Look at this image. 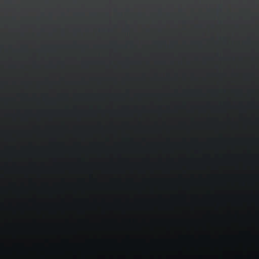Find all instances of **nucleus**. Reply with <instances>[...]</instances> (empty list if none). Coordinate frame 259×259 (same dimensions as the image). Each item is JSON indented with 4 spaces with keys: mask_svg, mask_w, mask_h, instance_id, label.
<instances>
[{
    "mask_svg": "<svg viewBox=\"0 0 259 259\" xmlns=\"http://www.w3.org/2000/svg\"><path fill=\"white\" fill-rule=\"evenodd\" d=\"M88 243H98L108 244H117V241L115 239H90L87 240Z\"/></svg>",
    "mask_w": 259,
    "mask_h": 259,
    "instance_id": "obj_1",
    "label": "nucleus"
},
{
    "mask_svg": "<svg viewBox=\"0 0 259 259\" xmlns=\"http://www.w3.org/2000/svg\"><path fill=\"white\" fill-rule=\"evenodd\" d=\"M122 243L123 244H127L131 243H138L141 244H144L145 243V240L143 239H133L129 236H126V237L122 239Z\"/></svg>",
    "mask_w": 259,
    "mask_h": 259,
    "instance_id": "obj_2",
    "label": "nucleus"
},
{
    "mask_svg": "<svg viewBox=\"0 0 259 259\" xmlns=\"http://www.w3.org/2000/svg\"><path fill=\"white\" fill-rule=\"evenodd\" d=\"M61 242H62V244H68V243L69 242V241H68V239H62V241H61Z\"/></svg>",
    "mask_w": 259,
    "mask_h": 259,
    "instance_id": "obj_3",
    "label": "nucleus"
},
{
    "mask_svg": "<svg viewBox=\"0 0 259 259\" xmlns=\"http://www.w3.org/2000/svg\"><path fill=\"white\" fill-rule=\"evenodd\" d=\"M45 242H46V243H48L49 241H48V240H46V241H45Z\"/></svg>",
    "mask_w": 259,
    "mask_h": 259,
    "instance_id": "obj_4",
    "label": "nucleus"
}]
</instances>
